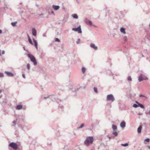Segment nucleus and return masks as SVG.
Instances as JSON below:
<instances>
[{"mask_svg": "<svg viewBox=\"0 0 150 150\" xmlns=\"http://www.w3.org/2000/svg\"><path fill=\"white\" fill-rule=\"evenodd\" d=\"M86 23L88 25H89L90 26H92V23L91 21L90 20L87 21H86Z\"/></svg>", "mask_w": 150, "mask_h": 150, "instance_id": "nucleus-17", "label": "nucleus"}, {"mask_svg": "<svg viewBox=\"0 0 150 150\" xmlns=\"http://www.w3.org/2000/svg\"><path fill=\"white\" fill-rule=\"evenodd\" d=\"M54 96L53 95L52 96H48V95L46 96H42V98H44V99H46L47 98H49L50 99H51L53 101H54Z\"/></svg>", "mask_w": 150, "mask_h": 150, "instance_id": "nucleus-6", "label": "nucleus"}, {"mask_svg": "<svg viewBox=\"0 0 150 150\" xmlns=\"http://www.w3.org/2000/svg\"><path fill=\"white\" fill-rule=\"evenodd\" d=\"M55 41L59 42L60 41V40L58 38H55Z\"/></svg>", "mask_w": 150, "mask_h": 150, "instance_id": "nucleus-36", "label": "nucleus"}, {"mask_svg": "<svg viewBox=\"0 0 150 150\" xmlns=\"http://www.w3.org/2000/svg\"><path fill=\"white\" fill-rule=\"evenodd\" d=\"M27 69H28V70H29L30 69V64L29 63H28L27 64Z\"/></svg>", "mask_w": 150, "mask_h": 150, "instance_id": "nucleus-29", "label": "nucleus"}, {"mask_svg": "<svg viewBox=\"0 0 150 150\" xmlns=\"http://www.w3.org/2000/svg\"><path fill=\"white\" fill-rule=\"evenodd\" d=\"M28 57L30 59L31 61L33 62L34 65L37 64V62L34 57L30 54H28Z\"/></svg>", "mask_w": 150, "mask_h": 150, "instance_id": "nucleus-2", "label": "nucleus"}, {"mask_svg": "<svg viewBox=\"0 0 150 150\" xmlns=\"http://www.w3.org/2000/svg\"><path fill=\"white\" fill-rule=\"evenodd\" d=\"M5 51L3 50L2 51V54H5Z\"/></svg>", "mask_w": 150, "mask_h": 150, "instance_id": "nucleus-38", "label": "nucleus"}, {"mask_svg": "<svg viewBox=\"0 0 150 150\" xmlns=\"http://www.w3.org/2000/svg\"><path fill=\"white\" fill-rule=\"evenodd\" d=\"M84 126V123H83V124H81V125L78 128V129L82 128Z\"/></svg>", "mask_w": 150, "mask_h": 150, "instance_id": "nucleus-31", "label": "nucleus"}, {"mask_svg": "<svg viewBox=\"0 0 150 150\" xmlns=\"http://www.w3.org/2000/svg\"><path fill=\"white\" fill-rule=\"evenodd\" d=\"M17 134V133H15V134Z\"/></svg>", "mask_w": 150, "mask_h": 150, "instance_id": "nucleus-56", "label": "nucleus"}, {"mask_svg": "<svg viewBox=\"0 0 150 150\" xmlns=\"http://www.w3.org/2000/svg\"><path fill=\"white\" fill-rule=\"evenodd\" d=\"M72 17L74 18L78 19V16L77 14H74L72 15Z\"/></svg>", "mask_w": 150, "mask_h": 150, "instance_id": "nucleus-21", "label": "nucleus"}, {"mask_svg": "<svg viewBox=\"0 0 150 150\" xmlns=\"http://www.w3.org/2000/svg\"><path fill=\"white\" fill-rule=\"evenodd\" d=\"M142 57H144V56L143 54L142 55Z\"/></svg>", "mask_w": 150, "mask_h": 150, "instance_id": "nucleus-51", "label": "nucleus"}, {"mask_svg": "<svg viewBox=\"0 0 150 150\" xmlns=\"http://www.w3.org/2000/svg\"><path fill=\"white\" fill-rule=\"evenodd\" d=\"M90 47L91 48H93L95 50H96L98 49V47L96 46L93 43H91L90 44Z\"/></svg>", "mask_w": 150, "mask_h": 150, "instance_id": "nucleus-8", "label": "nucleus"}, {"mask_svg": "<svg viewBox=\"0 0 150 150\" xmlns=\"http://www.w3.org/2000/svg\"><path fill=\"white\" fill-rule=\"evenodd\" d=\"M33 35L35 36H36L37 34V31L35 28H33L32 29Z\"/></svg>", "mask_w": 150, "mask_h": 150, "instance_id": "nucleus-13", "label": "nucleus"}, {"mask_svg": "<svg viewBox=\"0 0 150 150\" xmlns=\"http://www.w3.org/2000/svg\"><path fill=\"white\" fill-rule=\"evenodd\" d=\"M93 137L92 136H89L86 138L84 141V144L88 146L89 143L92 144L93 142Z\"/></svg>", "mask_w": 150, "mask_h": 150, "instance_id": "nucleus-1", "label": "nucleus"}, {"mask_svg": "<svg viewBox=\"0 0 150 150\" xmlns=\"http://www.w3.org/2000/svg\"><path fill=\"white\" fill-rule=\"evenodd\" d=\"M115 100V98L112 94H110L107 96L106 97V101H109L112 102H114Z\"/></svg>", "mask_w": 150, "mask_h": 150, "instance_id": "nucleus-3", "label": "nucleus"}, {"mask_svg": "<svg viewBox=\"0 0 150 150\" xmlns=\"http://www.w3.org/2000/svg\"><path fill=\"white\" fill-rule=\"evenodd\" d=\"M136 103H137V104H138V105H139V103H138L137 101H136Z\"/></svg>", "mask_w": 150, "mask_h": 150, "instance_id": "nucleus-47", "label": "nucleus"}, {"mask_svg": "<svg viewBox=\"0 0 150 150\" xmlns=\"http://www.w3.org/2000/svg\"><path fill=\"white\" fill-rule=\"evenodd\" d=\"M149 27L150 28V23H149Z\"/></svg>", "mask_w": 150, "mask_h": 150, "instance_id": "nucleus-54", "label": "nucleus"}, {"mask_svg": "<svg viewBox=\"0 0 150 150\" xmlns=\"http://www.w3.org/2000/svg\"><path fill=\"white\" fill-rule=\"evenodd\" d=\"M52 7L55 10H58L60 8L59 6L57 5H53Z\"/></svg>", "mask_w": 150, "mask_h": 150, "instance_id": "nucleus-12", "label": "nucleus"}, {"mask_svg": "<svg viewBox=\"0 0 150 150\" xmlns=\"http://www.w3.org/2000/svg\"><path fill=\"white\" fill-rule=\"evenodd\" d=\"M80 41V39L79 38L77 40L76 42V43L77 44H78Z\"/></svg>", "mask_w": 150, "mask_h": 150, "instance_id": "nucleus-37", "label": "nucleus"}, {"mask_svg": "<svg viewBox=\"0 0 150 150\" xmlns=\"http://www.w3.org/2000/svg\"><path fill=\"white\" fill-rule=\"evenodd\" d=\"M142 129V126L141 125L139 126L138 127V128L137 129V132L138 133H140L141 132Z\"/></svg>", "mask_w": 150, "mask_h": 150, "instance_id": "nucleus-19", "label": "nucleus"}, {"mask_svg": "<svg viewBox=\"0 0 150 150\" xmlns=\"http://www.w3.org/2000/svg\"><path fill=\"white\" fill-rule=\"evenodd\" d=\"M139 106L140 107V108H144V105L140 103H139Z\"/></svg>", "mask_w": 150, "mask_h": 150, "instance_id": "nucleus-30", "label": "nucleus"}, {"mask_svg": "<svg viewBox=\"0 0 150 150\" xmlns=\"http://www.w3.org/2000/svg\"><path fill=\"white\" fill-rule=\"evenodd\" d=\"M86 69L84 67H82L81 68V71L82 73L83 74H85V72L86 71Z\"/></svg>", "mask_w": 150, "mask_h": 150, "instance_id": "nucleus-15", "label": "nucleus"}, {"mask_svg": "<svg viewBox=\"0 0 150 150\" xmlns=\"http://www.w3.org/2000/svg\"><path fill=\"white\" fill-rule=\"evenodd\" d=\"M107 137L109 138V139L110 140L111 138V137L109 135H107Z\"/></svg>", "mask_w": 150, "mask_h": 150, "instance_id": "nucleus-41", "label": "nucleus"}, {"mask_svg": "<svg viewBox=\"0 0 150 150\" xmlns=\"http://www.w3.org/2000/svg\"><path fill=\"white\" fill-rule=\"evenodd\" d=\"M121 145L124 147H126L128 146V144L127 143H126L125 144H122Z\"/></svg>", "mask_w": 150, "mask_h": 150, "instance_id": "nucleus-26", "label": "nucleus"}, {"mask_svg": "<svg viewBox=\"0 0 150 150\" xmlns=\"http://www.w3.org/2000/svg\"><path fill=\"white\" fill-rule=\"evenodd\" d=\"M2 97V96H0V98H1Z\"/></svg>", "mask_w": 150, "mask_h": 150, "instance_id": "nucleus-55", "label": "nucleus"}, {"mask_svg": "<svg viewBox=\"0 0 150 150\" xmlns=\"http://www.w3.org/2000/svg\"><path fill=\"white\" fill-rule=\"evenodd\" d=\"M22 76L24 78H25V75L24 74H22Z\"/></svg>", "mask_w": 150, "mask_h": 150, "instance_id": "nucleus-40", "label": "nucleus"}, {"mask_svg": "<svg viewBox=\"0 0 150 150\" xmlns=\"http://www.w3.org/2000/svg\"><path fill=\"white\" fill-rule=\"evenodd\" d=\"M3 91V90H1V89H0V93H1V92H2Z\"/></svg>", "mask_w": 150, "mask_h": 150, "instance_id": "nucleus-43", "label": "nucleus"}, {"mask_svg": "<svg viewBox=\"0 0 150 150\" xmlns=\"http://www.w3.org/2000/svg\"><path fill=\"white\" fill-rule=\"evenodd\" d=\"M125 30V28L123 27L121 28L120 29V31L121 32L124 34H125L126 33Z\"/></svg>", "mask_w": 150, "mask_h": 150, "instance_id": "nucleus-16", "label": "nucleus"}, {"mask_svg": "<svg viewBox=\"0 0 150 150\" xmlns=\"http://www.w3.org/2000/svg\"><path fill=\"white\" fill-rule=\"evenodd\" d=\"M4 72L8 76L13 77L14 76L13 74L11 72L6 71Z\"/></svg>", "mask_w": 150, "mask_h": 150, "instance_id": "nucleus-9", "label": "nucleus"}, {"mask_svg": "<svg viewBox=\"0 0 150 150\" xmlns=\"http://www.w3.org/2000/svg\"><path fill=\"white\" fill-rule=\"evenodd\" d=\"M124 39L126 40L127 39V37L126 36H125L124 38Z\"/></svg>", "mask_w": 150, "mask_h": 150, "instance_id": "nucleus-42", "label": "nucleus"}, {"mask_svg": "<svg viewBox=\"0 0 150 150\" xmlns=\"http://www.w3.org/2000/svg\"><path fill=\"white\" fill-rule=\"evenodd\" d=\"M92 26H93L94 27H97V26L96 25H93L92 24Z\"/></svg>", "mask_w": 150, "mask_h": 150, "instance_id": "nucleus-44", "label": "nucleus"}, {"mask_svg": "<svg viewBox=\"0 0 150 150\" xmlns=\"http://www.w3.org/2000/svg\"><path fill=\"white\" fill-rule=\"evenodd\" d=\"M112 128L114 131L116 130L117 129V126L115 125H113L112 126Z\"/></svg>", "mask_w": 150, "mask_h": 150, "instance_id": "nucleus-23", "label": "nucleus"}, {"mask_svg": "<svg viewBox=\"0 0 150 150\" xmlns=\"http://www.w3.org/2000/svg\"><path fill=\"white\" fill-rule=\"evenodd\" d=\"M9 146L15 150H16L18 147L17 144L13 142L10 143Z\"/></svg>", "mask_w": 150, "mask_h": 150, "instance_id": "nucleus-5", "label": "nucleus"}, {"mask_svg": "<svg viewBox=\"0 0 150 150\" xmlns=\"http://www.w3.org/2000/svg\"><path fill=\"white\" fill-rule=\"evenodd\" d=\"M127 80L129 81H132V79L131 76H128L127 78Z\"/></svg>", "mask_w": 150, "mask_h": 150, "instance_id": "nucleus-27", "label": "nucleus"}, {"mask_svg": "<svg viewBox=\"0 0 150 150\" xmlns=\"http://www.w3.org/2000/svg\"><path fill=\"white\" fill-rule=\"evenodd\" d=\"M23 49H24V50L27 51V50H26V49H25V47H23Z\"/></svg>", "mask_w": 150, "mask_h": 150, "instance_id": "nucleus-45", "label": "nucleus"}, {"mask_svg": "<svg viewBox=\"0 0 150 150\" xmlns=\"http://www.w3.org/2000/svg\"><path fill=\"white\" fill-rule=\"evenodd\" d=\"M139 97H144V96L143 95L141 94L139 95Z\"/></svg>", "mask_w": 150, "mask_h": 150, "instance_id": "nucleus-39", "label": "nucleus"}, {"mask_svg": "<svg viewBox=\"0 0 150 150\" xmlns=\"http://www.w3.org/2000/svg\"><path fill=\"white\" fill-rule=\"evenodd\" d=\"M149 140H150V139L149 138H147V139H145V140H144V141H146V142H149Z\"/></svg>", "mask_w": 150, "mask_h": 150, "instance_id": "nucleus-35", "label": "nucleus"}, {"mask_svg": "<svg viewBox=\"0 0 150 150\" xmlns=\"http://www.w3.org/2000/svg\"><path fill=\"white\" fill-rule=\"evenodd\" d=\"M16 23L17 22H12L11 23V25L13 26H15L16 25Z\"/></svg>", "mask_w": 150, "mask_h": 150, "instance_id": "nucleus-28", "label": "nucleus"}, {"mask_svg": "<svg viewBox=\"0 0 150 150\" xmlns=\"http://www.w3.org/2000/svg\"><path fill=\"white\" fill-rule=\"evenodd\" d=\"M112 134L115 136L116 137L118 133L116 130L113 131Z\"/></svg>", "mask_w": 150, "mask_h": 150, "instance_id": "nucleus-24", "label": "nucleus"}, {"mask_svg": "<svg viewBox=\"0 0 150 150\" xmlns=\"http://www.w3.org/2000/svg\"><path fill=\"white\" fill-rule=\"evenodd\" d=\"M17 122V119L15 120H14L12 122V126H15Z\"/></svg>", "mask_w": 150, "mask_h": 150, "instance_id": "nucleus-22", "label": "nucleus"}, {"mask_svg": "<svg viewBox=\"0 0 150 150\" xmlns=\"http://www.w3.org/2000/svg\"><path fill=\"white\" fill-rule=\"evenodd\" d=\"M79 89V88H78L76 87L75 86H74L71 89L72 91L74 92H76Z\"/></svg>", "mask_w": 150, "mask_h": 150, "instance_id": "nucleus-11", "label": "nucleus"}, {"mask_svg": "<svg viewBox=\"0 0 150 150\" xmlns=\"http://www.w3.org/2000/svg\"><path fill=\"white\" fill-rule=\"evenodd\" d=\"M23 108V106L21 105H17L16 107V109L17 110H20L22 109Z\"/></svg>", "mask_w": 150, "mask_h": 150, "instance_id": "nucleus-14", "label": "nucleus"}, {"mask_svg": "<svg viewBox=\"0 0 150 150\" xmlns=\"http://www.w3.org/2000/svg\"><path fill=\"white\" fill-rule=\"evenodd\" d=\"M72 30L75 32H77L78 33H82L80 25L77 28H73L72 29Z\"/></svg>", "mask_w": 150, "mask_h": 150, "instance_id": "nucleus-4", "label": "nucleus"}, {"mask_svg": "<svg viewBox=\"0 0 150 150\" xmlns=\"http://www.w3.org/2000/svg\"><path fill=\"white\" fill-rule=\"evenodd\" d=\"M2 30H0V34L2 33Z\"/></svg>", "mask_w": 150, "mask_h": 150, "instance_id": "nucleus-46", "label": "nucleus"}, {"mask_svg": "<svg viewBox=\"0 0 150 150\" xmlns=\"http://www.w3.org/2000/svg\"><path fill=\"white\" fill-rule=\"evenodd\" d=\"M1 50H0V56H1Z\"/></svg>", "mask_w": 150, "mask_h": 150, "instance_id": "nucleus-49", "label": "nucleus"}, {"mask_svg": "<svg viewBox=\"0 0 150 150\" xmlns=\"http://www.w3.org/2000/svg\"><path fill=\"white\" fill-rule=\"evenodd\" d=\"M33 41L34 43V45L37 49H38V43L37 41L34 39H33Z\"/></svg>", "mask_w": 150, "mask_h": 150, "instance_id": "nucleus-18", "label": "nucleus"}, {"mask_svg": "<svg viewBox=\"0 0 150 150\" xmlns=\"http://www.w3.org/2000/svg\"><path fill=\"white\" fill-rule=\"evenodd\" d=\"M126 126V122L123 121L120 124V127L122 128H124Z\"/></svg>", "mask_w": 150, "mask_h": 150, "instance_id": "nucleus-10", "label": "nucleus"}, {"mask_svg": "<svg viewBox=\"0 0 150 150\" xmlns=\"http://www.w3.org/2000/svg\"><path fill=\"white\" fill-rule=\"evenodd\" d=\"M16 136H18V134H16Z\"/></svg>", "mask_w": 150, "mask_h": 150, "instance_id": "nucleus-50", "label": "nucleus"}, {"mask_svg": "<svg viewBox=\"0 0 150 150\" xmlns=\"http://www.w3.org/2000/svg\"><path fill=\"white\" fill-rule=\"evenodd\" d=\"M28 40L29 42L31 44L33 45V44L32 42V41L28 35Z\"/></svg>", "mask_w": 150, "mask_h": 150, "instance_id": "nucleus-20", "label": "nucleus"}, {"mask_svg": "<svg viewBox=\"0 0 150 150\" xmlns=\"http://www.w3.org/2000/svg\"><path fill=\"white\" fill-rule=\"evenodd\" d=\"M138 106L139 105H137L135 104H134L133 105V107L135 108H137L138 107Z\"/></svg>", "mask_w": 150, "mask_h": 150, "instance_id": "nucleus-33", "label": "nucleus"}, {"mask_svg": "<svg viewBox=\"0 0 150 150\" xmlns=\"http://www.w3.org/2000/svg\"><path fill=\"white\" fill-rule=\"evenodd\" d=\"M59 109L63 110L64 108V106L62 105H60L58 107Z\"/></svg>", "mask_w": 150, "mask_h": 150, "instance_id": "nucleus-25", "label": "nucleus"}, {"mask_svg": "<svg viewBox=\"0 0 150 150\" xmlns=\"http://www.w3.org/2000/svg\"><path fill=\"white\" fill-rule=\"evenodd\" d=\"M146 79H145L144 77V76L143 75L141 74L140 76H139L138 77V80L139 82H141L143 81V80H145L146 79H147V77H146Z\"/></svg>", "mask_w": 150, "mask_h": 150, "instance_id": "nucleus-7", "label": "nucleus"}, {"mask_svg": "<svg viewBox=\"0 0 150 150\" xmlns=\"http://www.w3.org/2000/svg\"><path fill=\"white\" fill-rule=\"evenodd\" d=\"M149 149H150V146H149Z\"/></svg>", "mask_w": 150, "mask_h": 150, "instance_id": "nucleus-53", "label": "nucleus"}, {"mask_svg": "<svg viewBox=\"0 0 150 150\" xmlns=\"http://www.w3.org/2000/svg\"><path fill=\"white\" fill-rule=\"evenodd\" d=\"M19 13L20 14H21L23 13V12L21 11V12H20Z\"/></svg>", "mask_w": 150, "mask_h": 150, "instance_id": "nucleus-48", "label": "nucleus"}, {"mask_svg": "<svg viewBox=\"0 0 150 150\" xmlns=\"http://www.w3.org/2000/svg\"><path fill=\"white\" fill-rule=\"evenodd\" d=\"M93 89L95 93H97L98 92V90L97 88L95 87Z\"/></svg>", "mask_w": 150, "mask_h": 150, "instance_id": "nucleus-32", "label": "nucleus"}, {"mask_svg": "<svg viewBox=\"0 0 150 150\" xmlns=\"http://www.w3.org/2000/svg\"><path fill=\"white\" fill-rule=\"evenodd\" d=\"M4 76V74L3 73L0 72V77L1 78Z\"/></svg>", "mask_w": 150, "mask_h": 150, "instance_id": "nucleus-34", "label": "nucleus"}, {"mask_svg": "<svg viewBox=\"0 0 150 150\" xmlns=\"http://www.w3.org/2000/svg\"><path fill=\"white\" fill-rule=\"evenodd\" d=\"M52 13H54V12H53V11H52Z\"/></svg>", "mask_w": 150, "mask_h": 150, "instance_id": "nucleus-52", "label": "nucleus"}]
</instances>
